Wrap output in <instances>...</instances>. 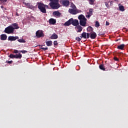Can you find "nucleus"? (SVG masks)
Here are the masks:
<instances>
[{
  "mask_svg": "<svg viewBox=\"0 0 128 128\" xmlns=\"http://www.w3.org/2000/svg\"><path fill=\"white\" fill-rule=\"evenodd\" d=\"M78 21L76 20H74L73 18H70L68 21L66 22L63 26H68L72 24L74 26H79L80 24L82 26H85L86 25V18H85L84 15L80 14L78 16Z\"/></svg>",
  "mask_w": 128,
  "mask_h": 128,
  "instance_id": "1",
  "label": "nucleus"
},
{
  "mask_svg": "<svg viewBox=\"0 0 128 128\" xmlns=\"http://www.w3.org/2000/svg\"><path fill=\"white\" fill-rule=\"evenodd\" d=\"M59 0H54V1H51L50 4H48V5L50 6L52 10H57L60 7V5L58 4Z\"/></svg>",
  "mask_w": 128,
  "mask_h": 128,
  "instance_id": "2",
  "label": "nucleus"
},
{
  "mask_svg": "<svg viewBox=\"0 0 128 128\" xmlns=\"http://www.w3.org/2000/svg\"><path fill=\"white\" fill-rule=\"evenodd\" d=\"M38 8H39V10L40 12H42V14H46V8H48V6L44 4L41 2H38Z\"/></svg>",
  "mask_w": 128,
  "mask_h": 128,
  "instance_id": "3",
  "label": "nucleus"
},
{
  "mask_svg": "<svg viewBox=\"0 0 128 128\" xmlns=\"http://www.w3.org/2000/svg\"><path fill=\"white\" fill-rule=\"evenodd\" d=\"M14 30H16V28H13V27L11 26H8L5 28V30H4V32L7 34H13V32H14Z\"/></svg>",
  "mask_w": 128,
  "mask_h": 128,
  "instance_id": "4",
  "label": "nucleus"
},
{
  "mask_svg": "<svg viewBox=\"0 0 128 128\" xmlns=\"http://www.w3.org/2000/svg\"><path fill=\"white\" fill-rule=\"evenodd\" d=\"M35 36L38 38H42L45 36L44 34L43 31L42 30H38L36 32H35Z\"/></svg>",
  "mask_w": 128,
  "mask_h": 128,
  "instance_id": "5",
  "label": "nucleus"
},
{
  "mask_svg": "<svg viewBox=\"0 0 128 128\" xmlns=\"http://www.w3.org/2000/svg\"><path fill=\"white\" fill-rule=\"evenodd\" d=\"M68 12H70V14H72L73 15H76L77 14H78L80 12V10L76 9H72L70 8L68 10Z\"/></svg>",
  "mask_w": 128,
  "mask_h": 128,
  "instance_id": "6",
  "label": "nucleus"
},
{
  "mask_svg": "<svg viewBox=\"0 0 128 128\" xmlns=\"http://www.w3.org/2000/svg\"><path fill=\"white\" fill-rule=\"evenodd\" d=\"M60 3L63 6H64V7L69 6V0H60Z\"/></svg>",
  "mask_w": 128,
  "mask_h": 128,
  "instance_id": "7",
  "label": "nucleus"
},
{
  "mask_svg": "<svg viewBox=\"0 0 128 128\" xmlns=\"http://www.w3.org/2000/svg\"><path fill=\"white\" fill-rule=\"evenodd\" d=\"M10 58H22V54H18L14 55L13 54H10Z\"/></svg>",
  "mask_w": 128,
  "mask_h": 128,
  "instance_id": "8",
  "label": "nucleus"
},
{
  "mask_svg": "<svg viewBox=\"0 0 128 128\" xmlns=\"http://www.w3.org/2000/svg\"><path fill=\"white\" fill-rule=\"evenodd\" d=\"M92 11H93L92 8H90L89 10V12H88L86 13V15H85V16H84V18L86 17L88 18H90V17L91 16H92Z\"/></svg>",
  "mask_w": 128,
  "mask_h": 128,
  "instance_id": "9",
  "label": "nucleus"
},
{
  "mask_svg": "<svg viewBox=\"0 0 128 128\" xmlns=\"http://www.w3.org/2000/svg\"><path fill=\"white\" fill-rule=\"evenodd\" d=\"M90 33L82 32V36H80V38H84V39H88Z\"/></svg>",
  "mask_w": 128,
  "mask_h": 128,
  "instance_id": "10",
  "label": "nucleus"
},
{
  "mask_svg": "<svg viewBox=\"0 0 128 128\" xmlns=\"http://www.w3.org/2000/svg\"><path fill=\"white\" fill-rule=\"evenodd\" d=\"M96 34L95 32H91L90 34L89 38H91V40H95L96 38Z\"/></svg>",
  "mask_w": 128,
  "mask_h": 128,
  "instance_id": "11",
  "label": "nucleus"
},
{
  "mask_svg": "<svg viewBox=\"0 0 128 128\" xmlns=\"http://www.w3.org/2000/svg\"><path fill=\"white\" fill-rule=\"evenodd\" d=\"M20 38L18 36H8V40L10 41H15L16 40H18Z\"/></svg>",
  "mask_w": 128,
  "mask_h": 128,
  "instance_id": "12",
  "label": "nucleus"
},
{
  "mask_svg": "<svg viewBox=\"0 0 128 128\" xmlns=\"http://www.w3.org/2000/svg\"><path fill=\"white\" fill-rule=\"evenodd\" d=\"M124 48H126V44H121L117 46V49L120 50H124Z\"/></svg>",
  "mask_w": 128,
  "mask_h": 128,
  "instance_id": "13",
  "label": "nucleus"
},
{
  "mask_svg": "<svg viewBox=\"0 0 128 128\" xmlns=\"http://www.w3.org/2000/svg\"><path fill=\"white\" fill-rule=\"evenodd\" d=\"M0 40L2 41L6 40H7V36L5 34H2L0 36Z\"/></svg>",
  "mask_w": 128,
  "mask_h": 128,
  "instance_id": "14",
  "label": "nucleus"
},
{
  "mask_svg": "<svg viewBox=\"0 0 128 128\" xmlns=\"http://www.w3.org/2000/svg\"><path fill=\"white\" fill-rule=\"evenodd\" d=\"M57 38H58V36L57 34L54 33V34H52V35L50 37V39L51 40H56Z\"/></svg>",
  "mask_w": 128,
  "mask_h": 128,
  "instance_id": "15",
  "label": "nucleus"
},
{
  "mask_svg": "<svg viewBox=\"0 0 128 128\" xmlns=\"http://www.w3.org/2000/svg\"><path fill=\"white\" fill-rule=\"evenodd\" d=\"M48 24H50L54 25V24H56V20L54 19L51 18L48 20Z\"/></svg>",
  "mask_w": 128,
  "mask_h": 128,
  "instance_id": "16",
  "label": "nucleus"
},
{
  "mask_svg": "<svg viewBox=\"0 0 128 128\" xmlns=\"http://www.w3.org/2000/svg\"><path fill=\"white\" fill-rule=\"evenodd\" d=\"M76 30H76V32H80L82 30V28L80 26H76Z\"/></svg>",
  "mask_w": 128,
  "mask_h": 128,
  "instance_id": "17",
  "label": "nucleus"
},
{
  "mask_svg": "<svg viewBox=\"0 0 128 128\" xmlns=\"http://www.w3.org/2000/svg\"><path fill=\"white\" fill-rule=\"evenodd\" d=\"M11 26H12V28H16V30L20 28V26H18V24H17V23L12 24Z\"/></svg>",
  "mask_w": 128,
  "mask_h": 128,
  "instance_id": "18",
  "label": "nucleus"
},
{
  "mask_svg": "<svg viewBox=\"0 0 128 128\" xmlns=\"http://www.w3.org/2000/svg\"><path fill=\"white\" fill-rule=\"evenodd\" d=\"M52 41H51V40L45 42V44H46V46H52Z\"/></svg>",
  "mask_w": 128,
  "mask_h": 128,
  "instance_id": "19",
  "label": "nucleus"
},
{
  "mask_svg": "<svg viewBox=\"0 0 128 128\" xmlns=\"http://www.w3.org/2000/svg\"><path fill=\"white\" fill-rule=\"evenodd\" d=\"M53 14L56 16H60V13L58 11H56L54 12Z\"/></svg>",
  "mask_w": 128,
  "mask_h": 128,
  "instance_id": "20",
  "label": "nucleus"
},
{
  "mask_svg": "<svg viewBox=\"0 0 128 128\" xmlns=\"http://www.w3.org/2000/svg\"><path fill=\"white\" fill-rule=\"evenodd\" d=\"M24 4L26 6V7H28V8H32V5L30 4V2H24Z\"/></svg>",
  "mask_w": 128,
  "mask_h": 128,
  "instance_id": "21",
  "label": "nucleus"
},
{
  "mask_svg": "<svg viewBox=\"0 0 128 128\" xmlns=\"http://www.w3.org/2000/svg\"><path fill=\"white\" fill-rule=\"evenodd\" d=\"M98 68H100V70H101L103 71L106 70V69L104 68V64H100V66H98Z\"/></svg>",
  "mask_w": 128,
  "mask_h": 128,
  "instance_id": "22",
  "label": "nucleus"
},
{
  "mask_svg": "<svg viewBox=\"0 0 128 128\" xmlns=\"http://www.w3.org/2000/svg\"><path fill=\"white\" fill-rule=\"evenodd\" d=\"M38 46L40 47V49L44 50V51L48 50V48H42V45H38Z\"/></svg>",
  "mask_w": 128,
  "mask_h": 128,
  "instance_id": "23",
  "label": "nucleus"
},
{
  "mask_svg": "<svg viewBox=\"0 0 128 128\" xmlns=\"http://www.w3.org/2000/svg\"><path fill=\"white\" fill-rule=\"evenodd\" d=\"M119 10L124 12V6H119Z\"/></svg>",
  "mask_w": 128,
  "mask_h": 128,
  "instance_id": "24",
  "label": "nucleus"
},
{
  "mask_svg": "<svg viewBox=\"0 0 128 128\" xmlns=\"http://www.w3.org/2000/svg\"><path fill=\"white\" fill-rule=\"evenodd\" d=\"M86 30H88V32H92L94 30V29L92 28H91V26H89L88 27V28H86Z\"/></svg>",
  "mask_w": 128,
  "mask_h": 128,
  "instance_id": "25",
  "label": "nucleus"
},
{
  "mask_svg": "<svg viewBox=\"0 0 128 128\" xmlns=\"http://www.w3.org/2000/svg\"><path fill=\"white\" fill-rule=\"evenodd\" d=\"M17 41L20 43L26 42V40H23V39H18V40Z\"/></svg>",
  "mask_w": 128,
  "mask_h": 128,
  "instance_id": "26",
  "label": "nucleus"
},
{
  "mask_svg": "<svg viewBox=\"0 0 128 128\" xmlns=\"http://www.w3.org/2000/svg\"><path fill=\"white\" fill-rule=\"evenodd\" d=\"M94 2H95V0H89L90 5H94Z\"/></svg>",
  "mask_w": 128,
  "mask_h": 128,
  "instance_id": "27",
  "label": "nucleus"
},
{
  "mask_svg": "<svg viewBox=\"0 0 128 128\" xmlns=\"http://www.w3.org/2000/svg\"><path fill=\"white\" fill-rule=\"evenodd\" d=\"M100 26V22H98L96 21L95 22V27L98 28Z\"/></svg>",
  "mask_w": 128,
  "mask_h": 128,
  "instance_id": "28",
  "label": "nucleus"
},
{
  "mask_svg": "<svg viewBox=\"0 0 128 128\" xmlns=\"http://www.w3.org/2000/svg\"><path fill=\"white\" fill-rule=\"evenodd\" d=\"M70 8H72V9H76V5H74V4H70Z\"/></svg>",
  "mask_w": 128,
  "mask_h": 128,
  "instance_id": "29",
  "label": "nucleus"
},
{
  "mask_svg": "<svg viewBox=\"0 0 128 128\" xmlns=\"http://www.w3.org/2000/svg\"><path fill=\"white\" fill-rule=\"evenodd\" d=\"M81 38H80L79 37H76V40L79 42L82 40Z\"/></svg>",
  "mask_w": 128,
  "mask_h": 128,
  "instance_id": "30",
  "label": "nucleus"
},
{
  "mask_svg": "<svg viewBox=\"0 0 128 128\" xmlns=\"http://www.w3.org/2000/svg\"><path fill=\"white\" fill-rule=\"evenodd\" d=\"M58 44V43L57 42V40L54 41V46H56Z\"/></svg>",
  "mask_w": 128,
  "mask_h": 128,
  "instance_id": "31",
  "label": "nucleus"
},
{
  "mask_svg": "<svg viewBox=\"0 0 128 128\" xmlns=\"http://www.w3.org/2000/svg\"><path fill=\"white\" fill-rule=\"evenodd\" d=\"M20 53L24 54L28 52V51H26V50H20Z\"/></svg>",
  "mask_w": 128,
  "mask_h": 128,
  "instance_id": "32",
  "label": "nucleus"
},
{
  "mask_svg": "<svg viewBox=\"0 0 128 128\" xmlns=\"http://www.w3.org/2000/svg\"><path fill=\"white\" fill-rule=\"evenodd\" d=\"M12 62H13V61L12 60H10V61L6 60V64H12Z\"/></svg>",
  "mask_w": 128,
  "mask_h": 128,
  "instance_id": "33",
  "label": "nucleus"
},
{
  "mask_svg": "<svg viewBox=\"0 0 128 128\" xmlns=\"http://www.w3.org/2000/svg\"><path fill=\"white\" fill-rule=\"evenodd\" d=\"M104 5L106 6V7H107V8L110 7V5H108V2H104Z\"/></svg>",
  "mask_w": 128,
  "mask_h": 128,
  "instance_id": "34",
  "label": "nucleus"
},
{
  "mask_svg": "<svg viewBox=\"0 0 128 128\" xmlns=\"http://www.w3.org/2000/svg\"><path fill=\"white\" fill-rule=\"evenodd\" d=\"M113 60H114V61H119V59H118V58H117L116 57H114V58H113Z\"/></svg>",
  "mask_w": 128,
  "mask_h": 128,
  "instance_id": "35",
  "label": "nucleus"
},
{
  "mask_svg": "<svg viewBox=\"0 0 128 128\" xmlns=\"http://www.w3.org/2000/svg\"><path fill=\"white\" fill-rule=\"evenodd\" d=\"M14 54H18V50H14Z\"/></svg>",
  "mask_w": 128,
  "mask_h": 128,
  "instance_id": "36",
  "label": "nucleus"
},
{
  "mask_svg": "<svg viewBox=\"0 0 128 128\" xmlns=\"http://www.w3.org/2000/svg\"><path fill=\"white\" fill-rule=\"evenodd\" d=\"M0 2H7V0H0Z\"/></svg>",
  "mask_w": 128,
  "mask_h": 128,
  "instance_id": "37",
  "label": "nucleus"
},
{
  "mask_svg": "<svg viewBox=\"0 0 128 128\" xmlns=\"http://www.w3.org/2000/svg\"><path fill=\"white\" fill-rule=\"evenodd\" d=\"M105 63H106V64H105V65H106V66H110V64L107 63V62H105Z\"/></svg>",
  "mask_w": 128,
  "mask_h": 128,
  "instance_id": "38",
  "label": "nucleus"
},
{
  "mask_svg": "<svg viewBox=\"0 0 128 128\" xmlns=\"http://www.w3.org/2000/svg\"><path fill=\"white\" fill-rule=\"evenodd\" d=\"M110 25V22H106V26Z\"/></svg>",
  "mask_w": 128,
  "mask_h": 128,
  "instance_id": "39",
  "label": "nucleus"
},
{
  "mask_svg": "<svg viewBox=\"0 0 128 128\" xmlns=\"http://www.w3.org/2000/svg\"><path fill=\"white\" fill-rule=\"evenodd\" d=\"M48 1H50V2H54V0H48Z\"/></svg>",
  "mask_w": 128,
  "mask_h": 128,
  "instance_id": "40",
  "label": "nucleus"
},
{
  "mask_svg": "<svg viewBox=\"0 0 128 128\" xmlns=\"http://www.w3.org/2000/svg\"><path fill=\"white\" fill-rule=\"evenodd\" d=\"M114 1H116V0H114Z\"/></svg>",
  "mask_w": 128,
  "mask_h": 128,
  "instance_id": "41",
  "label": "nucleus"
},
{
  "mask_svg": "<svg viewBox=\"0 0 128 128\" xmlns=\"http://www.w3.org/2000/svg\"><path fill=\"white\" fill-rule=\"evenodd\" d=\"M1 8H3V7H2V6H1Z\"/></svg>",
  "mask_w": 128,
  "mask_h": 128,
  "instance_id": "42",
  "label": "nucleus"
},
{
  "mask_svg": "<svg viewBox=\"0 0 128 128\" xmlns=\"http://www.w3.org/2000/svg\"><path fill=\"white\" fill-rule=\"evenodd\" d=\"M17 15V16H18V14H16Z\"/></svg>",
  "mask_w": 128,
  "mask_h": 128,
  "instance_id": "43",
  "label": "nucleus"
}]
</instances>
